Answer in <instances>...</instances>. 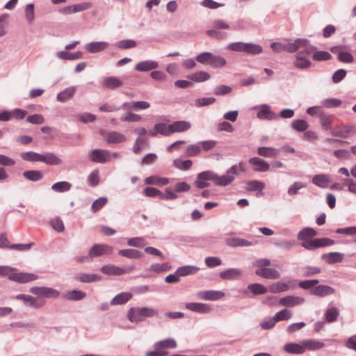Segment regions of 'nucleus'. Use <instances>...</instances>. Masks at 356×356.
<instances>
[{
    "label": "nucleus",
    "mask_w": 356,
    "mask_h": 356,
    "mask_svg": "<svg viewBox=\"0 0 356 356\" xmlns=\"http://www.w3.org/2000/svg\"><path fill=\"white\" fill-rule=\"evenodd\" d=\"M234 180V177L228 175L218 176L216 172L207 170L200 172L197 175L194 185L199 189H203L210 186V181H212L216 186H225L231 184Z\"/></svg>",
    "instance_id": "nucleus-1"
},
{
    "label": "nucleus",
    "mask_w": 356,
    "mask_h": 356,
    "mask_svg": "<svg viewBox=\"0 0 356 356\" xmlns=\"http://www.w3.org/2000/svg\"><path fill=\"white\" fill-rule=\"evenodd\" d=\"M317 234L311 227L302 229L298 234V240L302 241L301 246L306 250H312L316 248L330 246L334 244V241L328 238H321L309 240Z\"/></svg>",
    "instance_id": "nucleus-2"
},
{
    "label": "nucleus",
    "mask_w": 356,
    "mask_h": 356,
    "mask_svg": "<svg viewBox=\"0 0 356 356\" xmlns=\"http://www.w3.org/2000/svg\"><path fill=\"white\" fill-rule=\"evenodd\" d=\"M24 161L31 162H42L47 165H56L62 163V160L52 152H46L43 154L35 152H26L21 154Z\"/></svg>",
    "instance_id": "nucleus-3"
},
{
    "label": "nucleus",
    "mask_w": 356,
    "mask_h": 356,
    "mask_svg": "<svg viewBox=\"0 0 356 356\" xmlns=\"http://www.w3.org/2000/svg\"><path fill=\"white\" fill-rule=\"evenodd\" d=\"M158 311L152 307H131L127 313V318L131 323H138L145 317L158 316Z\"/></svg>",
    "instance_id": "nucleus-4"
},
{
    "label": "nucleus",
    "mask_w": 356,
    "mask_h": 356,
    "mask_svg": "<svg viewBox=\"0 0 356 356\" xmlns=\"http://www.w3.org/2000/svg\"><path fill=\"white\" fill-rule=\"evenodd\" d=\"M229 51L245 52L250 55H258L263 52V47L257 44L252 42H236L227 45Z\"/></svg>",
    "instance_id": "nucleus-5"
},
{
    "label": "nucleus",
    "mask_w": 356,
    "mask_h": 356,
    "mask_svg": "<svg viewBox=\"0 0 356 356\" xmlns=\"http://www.w3.org/2000/svg\"><path fill=\"white\" fill-rule=\"evenodd\" d=\"M89 156L92 162L104 163L113 159L121 158V154L111 152L106 149H96L90 152Z\"/></svg>",
    "instance_id": "nucleus-6"
},
{
    "label": "nucleus",
    "mask_w": 356,
    "mask_h": 356,
    "mask_svg": "<svg viewBox=\"0 0 356 356\" xmlns=\"http://www.w3.org/2000/svg\"><path fill=\"white\" fill-rule=\"evenodd\" d=\"M213 29L207 31V34L210 37L214 38L218 40H225L227 38V33L225 32L220 31L219 30H229L231 26L227 22L218 19L213 22Z\"/></svg>",
    "instance_id": "nucleus-7"
},
{
    "label": "nucleus",
    "mask_w": 356,
    "mask_h": 356,
    "mask_svg": "<svg viewBox=\"0 0 356 356\" xmlns=\"http://www.w3.org/2000/svg\"><path fill=\"white\" fill-rule=\"evenodd\" d=\"M356 134V127L352 124H342L335 127L331 130V134L334 137L348 138Z\"/></svg>",
    "instance_id": "nucleus-8"
},
{
    "label": "nucleus",
    "mask_w": 356,
    "mask_h": 356,
    "mask_svg": "<svg viewBox=\"0 0 356 356\" xmlns=\"http://www.w3.org/2000/svg\"><path fill=\"white\" fill-rule=\"evenodd\" d=\"M29 291L39 297L46 298H56L60 295L58 291L53 288L46 286H33L30 289Z\"/></svg>",
    "instance_id": "nucleus-9"
},
{
    "label": "nucleus",
    "mask_w": 356,
    "mask_h": 356,
    "mask_svg": "<svg viewBox=\"0 0 356 356\" xmlns=\"http://www.w3.org/2000/svg\"><path fill=\"white\" fill-rule=\"evenodd\" d=\"M134 269V266H130L127 268H121L114 265H105L103 266L100 271L108 275H121L127 274L132 272Z\"/></svg>",
    "instance_id": "nucleus-10"
},
{
    "label": "nucleus",
    "mask_w": 356,
    "mask_h": 356,
    "mask_svg": "<svg viewBox=\"0 0 356 356\" xmlns=\"http://www.w3.org/2000/svg\"><path fill=\"white\" fill-rule=\"evenodd\" d=\"M113 251V248L107 244H95L90 249L89 252L93 259L94 257L105 254H111Z\"/></svg>",
    "instance_id": "nucleus-11"
},
{
    "label": "nucleus",
    "mask_w": 356,
    "mask_h": 356,
    "mask_svg": "<svg viewBox=\"0 0 356 356\" xmlns=\"http://www.w3.org/2000/svg\"><path fill=\"white\" fill-rule=\"evenodd\" d=\"M8 279L19 283H27L38 279V276L33 273H15L8 275Z\"/></svg>",
    "instance_id": "nucleus-12"
},
{
    "label": "nucleus",
    "mask_w": 356,
    "mask_h": 356,
    "mask_svg": "<svg viewBox=\"0 0 356 356\" xmlns=\"http://www.w3.org/2000/svg\"><path fill=\"white\" fill-rule=\"evenodd\" d=\"M224 296L225 293L223 292L215 290L202 291L197 293L199 299L212 301L219 300Z\"/></svg>",
    "instance_id": "nucleus-13"
},
{
    "label": "nucleus",
    "mask_w": 356,
    "mask_h": 356,
    "mask_svg": "<svg viewBox=\"0 0 356 356\" xmlns=\"http://www.w3.org/2000/svg\"><path fill=\"white\" fill-rule=\"evenodd\" d=\"M305 302V298L300 296H288L280 298L278 303L285 307H296L302 305Z\"/></svg>",
    "instance_id": "nucleus-14"
},
{
    "label": "nucleus",
    "mask_w": 356,
    "mask_h": 356,
    "mask_svg": "<svg viewBox=\"0 0 356 356\" xmlns=\"http://www.w3.org/2000/svg\"><path fill=\"white\" fill-rule=\"evenodd\" d=\"M185 307L190 311L201 314H208L211 311L209 305L201 302H188L185 305Z\"/></svg>",
    "instance_id": "nucleus-15"
},
{
    "label": "nucleus",
    "mask_w": 356,
    "mask_h": 356,
    "mask_svg": "<svg viewBox=\"0 0 356 356\" xmlns=\"http://www.w3.org/2000/svg\"><path fill=\"white\" fill-rule=\"evenodd\" d=\"M257 117L261 120H275L278 118L277 114L272 111L270 106L268 104H262L259 107Z\"/></svg>",
    "instance_id": "nucleus-16"
},
{
    "label": "nucleus",
    "mask_w": 356,
    "mask_h": 356,
    "mask_svg": "<svg viewBox=\"0 0 356 356\" xmlns=\"http://www.w3.org/2000/svg\"><path fill=\"white\" fill-rule=\"evenodd\" d=\"M159 65L157 61L152 60H146L138 63L135 65V70L138 72H148L159 67Z\"/></svg>",
    "instance_id": "nucleus-17"
},
{
    "label": "nucleus",
    "mask_w": 356,
    "mask_h": 356,
    "mask_svg": "<svg viewBox=\"0 0 356 356\" xmlns=\"http://www.w3.org/2000/svg\"><path fill=\"white\" fill-rule=\"evenodd\" d=\"M16 300H22L24 303L33 308H40L43 306V303L40 302L35 298L25 294H18L14 298Z\"/></svg>",
    "instance_id": "nucleus-18"
},
{
    "label": "nucleus",
    "mask_w": 356,
    "mask_h": 356,
    "mask_svg": "<svg viewBox=\"0 0 356 356\" xmlns=\"http://www.w3.org/2000/svg\"><path fill=\"white\" fill-rule=\"evenodd\" d=\"M76 92V88L75 86H71L65 88L64 90L58 93L56 99L59 102H66L72 99Z\"/></svg>",
    "instance_id": "nucleus-19"
},
{
    "label": "nucleus",
    "mask_w": 356,
    "mask_h": 356,
    "mask_svg": "<svg viewBox=\"0 0 356 356\" xmlns=\"http://www.w3.org/2000/svg\"><path fill=\"white\" fill-rule=\"evenodd\" d=\"M257 275L261 276L266 279H278L280 276L279 272L274 268H261L255 271Z\"/></svg>",
    "instance_id": "nucleus-20"
},
{
    "label": "nucleus",
    "mask_w": 356,
    "mask_h": 356,
    "mask_svg": "<svg viewBox=\"0 0 356 356\" xmlns=\"http://www.w3.org/2000/svg\"><path fill=\"white\" fill-rule=\"evenodd\" d=\"M300 43L299 50L297 51V54L307 57L316 49V48L312 45L306 39L301 38Z\"/></svg>",
    "instance_id": "nucleus-21"
},
{
    "label": "nucleus",
    "mask_w": 356,
    "mask_h": 356,
    "mask_svg": "<svg viewBox=\"0 0 356 356\" xmlns=\"http://www.w3.org/2000/svg\"><path fill=\"white\" fill-rule=\"evenodd\" d=\"M311 294L319 297H325L334 293V289L327 285H318L311 290Z\"/></svg>",
    "instance_id": "nucleus-22"
},
{
    "label": "nucleus",
    "mask_w": 356,
    "mask_h": 356,
    "mask_svg": "<svg viewBox=\"0 0 356 356\" xmlns=\"http://www.w3.org/2000/svg\"><path fill=\"white\" fill-rule=\"evenodd\" d=\"M249 163L255 166V172H267L270 169V165L264 160L259 157H252L249 159Z\"/></svg>",
    "instance_id": "nucleus-23"
},
{
    "label": "nucleus",
    "mask_w": 356,
    "mask_h": 356,
    "mask_svg": "<svg viewBox=\"0 0 356 356\" xmlns=\"http://www.w3.org/2000/svg\"><path fill=\"white\" fill-rule=\"evenodd\" d=\"M126 136L118 131L108 132L105 140L108 144H118L125 142Z\"/></svg>",
    "instance_id": "nucleus-24"
},
{
    "label": "nucleus",
    "mask_w": 356,
    "mask_h": 356,
    "mask_svg": "<svg viewBox=\"0 0 356 356\" xmlns=\"http://www.w3.org/2000/svg\"><path fill=\"white\" fill-rule=\"evenodd\" d=\"M108 47L106 42H92L85 46L86 50L89 53H97L104 51Z\"/></svg>",
    "instance_id": "nucleus-25"
},
{
    "label": "nucleus",
    "mask_w": 356,
    "mask_h": 356,
    "mask_svg": "<svg viewBox=\"0 0 356 356\" xmlns=\"http://www.w3.org/2000/svg\"><path fill=\"white\" fill-rule=\"evenodd\" d=\"M242 271L238 268H229L220 273V277L225 280H234L240 277Z\"/></svg>",
    "instance_id": "nucleus-26"
},
{
    "label": "nucleus",
    "mask_w": 356,
    "mask_h": 356,
    "mask_svg": "<svg viewBox=\"0 0 356 356\" xmlns=\"http://www.w3.org/2000/svg\"><path fill=\"white\" fill-rule=\"evenodd\" d=\"M330 176L326 174L316 175L312 178V183L320 188H326L330 183Z\"/></svg>",
    "instance_id": "nucleus-27"
},
{
    "label": "nucleus",
    "mask_w": 356,
    "mask_h": 356,
    "mask_svg": "<svg viewBox=\"0 0 356 356\" xmlns=\"http://www.w3.org/2000/svg\"><path fill=\"white\" fill-rule=\"evenodd\" d=\"M312 65V62L307 57L296 54L293 61V66L299 70H306Z\"/></svg>",
    "instance_id": "nucleus-28"
},
{
    "label": "nucleus",
    "mask_w": 356,
    "mask_h": 356,
    "mask_svg": "<svg viewBox=\"0 0 356 356\" xmlns=\"http://www.w3.org/2000/svg\"><path fill=\"white\" fill-rule=\"evenodd\" d=\"M191 124L188 121H176L170 124V129L172 133L182 132L190 129Z\"/></svg>",
    "instance_id": "nucleus-29"
},
{
    "label": "nucleus",
    "mask_w": 356,
    "mask_h": 356,
    "mask_svg": "<svg viewBox=\"0 0 356 356\" xmlns=\"http://www.w3.org/2000/svg\"><path fill=\"white\" fill-rule=\"evenodd\" d=\"M343 254L341 252H330L323 254L321 257L322 259L326 261V262L329 264H334L336 263H339L343 261Z\"/></svg>",
    "instance_id": "nucleus-30"
},
{
    "label": "nucleus",
    "mask_w": 356,
    "mask_h": 356,
    "mask_svg": "<svg viewBox=\"0 0 356 356\" xmlns=\"http://www.w3.org/2000/svg\"><path fill=\"white\" fill-rule=\"evenodd\" d=\"M123 85V82L115 76H109L106 78L102 83L103 87L113 90L121 87Z\"/></svg>",
    "instance_id": "nucleus-31"
},
{
    "label": "nucleus",
    "mask_w": 356,
    "mask_h": 356,
    "mask_svg": "<svg viewBox=\"0 0 356 356\" xmlns=\"http://www.w3.org/2000/svg\"><path fill=\"white\" fill-rule=\"evenodd\" d=\"M86 297V293L80 290H71L65 293L63 298L68 300H80Z\"/></svg>",
    "instance_id": "nucleus-32"
},
{
    "label": "nucleus",
    "mask_w": 356,
    "mask_h": 356,
    "mask_svg": "<svg viewBox=\"0 0 356 356\" xmlns=\"http://www.w3.org/2000/svg\"><path fill=\"white\" fill-rule=\"evenodd\" d=\"M132 298V294L129 292H122L116 295L111 300V305H123L127 302Z\"/></svg>",
    "instance_id": "nucleus-33"
},
{
    "label": "nucleus",
    "mask_w": 356,
    "mask_h": 356,
    "mask_svg": "<svg viewBox=\"0 0 356 356\" xmlns=\"http://www.w3.org/2000/svg\"><path fill=\"white\" fill-rule=\"evenodd\" d=\"M177 341L174 339H165L164 340L157 341L154 344V347L155 349H173L177 348Z\"/></svg>",
    "instance_id": "nucleus-34"
},
{
    "label": "nucleus",
    "mask_w": 356,
    "mask_h": 356,
    "mask_svg": "<svg viewBox=\"0 0 356 356\" xmlns=\"http://www.w3.org/2000/svg\"><path fill=\"white\" fill-rule=\"evenodd\" d=\"M285 352L290 354H302L305 352V347L303 344H298L296 343H289L284 346Z\"/></svg>",
    "instance_id": "nucleus-35"
},
{
    "label": "nucleus",
    "mask_w": 356,
    "mask_h": 356,
    "mask_svg": "<svg viewBox=\"0 0 356 356\" xmlns=\"http://www.w3.org/2000/svg\"><path fill=\"white\" fill-rule=\"evenodd\" d=\"M303 347L305 350H316L321 349L325 346L324 343L315 340V339H307L302 341Z\"/></svg>",
    "instance_id": "nucleus-36"
},
{
    "label": "nucleus",
    "mask_w": 356,
    "mask_h": 356,
    "mask_svg": "<svg viewBox=\"0 0 356 356\" xmlns=\"http://www.w3.org/2000/svg\"><path fill=\"white\" fill-rule=\"evenodd\" d=\"M23 177L31 181H38L43 179V173L39 170H26L23 172Z\"/></svg>",
    "instance_id": "nucleus-37"
},
{
    "label": "nucleus",
    "mask_w": 356,
    "mask_h": 356,
    "mask_svg": "<svg viewBox=\"0 0 356 356\" xmlns=\"http://www.w3.org/2000/svg\"><path fill=\"white\" fill-rule=\"evenodd\" d=\"M210 77V74L204 71H198L188 76V79L197 83L207 81Z\"/></svg>",
    "instance_id": "nucleus-38"
},
{
    "label": "nucleus",
    "mask_w": 356,
    "mask_h": 356,
    "mask_svg": "<svg viewBox=\"0 0 356 356\" xmlns=\"http://www.w3.org/2000/svg\"><path fill=\"white\" fill-rule=\"evenodd\" d=\"M257 153L261 156L272 158L278 155L279 150L270 147H260Z\"/></svg>",
    "instance_id": "nucleus-39"
},
{
    "label": "nucleus",
    "mask_w": 356,
    "mask_h": 356,
    "mask_svg": "<svg viewBox=\"0 0 356 356\" xmlns=\"http://www.w3.org/2000/svg\"><path fill=\"white\" fill-rule=\"evenodd\" d=\"M200 268L195 266H183L177 269V273L179 277L187 276L195 274Z\"/></svg>",
    "instance_id": "nucleus-40"
},
{
    "label": "nucleus",
    "mask_w": 356,
    "mask_h": 356,
    "mask_svg": "<svg viewBox=\"0 0 356 356\" xmlns=\"http://www.w3.org/2000/svg\"><path fill=\"white\" fill-rule=\"evenodd\" d=\"M227 244L230 247L251 246L252 243L243 238H231L227 240Z\"/></svg>",
    "instance_id": "nucleus-41"
},
{
    "label": "nucleus",
    "mask_w": 356,
    "mask_h": 356,
    "mask_svg": "<svg viewBox=\"0 0 356 356\" xmlns=\"http://www.w3.org/2000/svg\"><path fill=\"white\" fill-rule=\"evenodd\" d=\"M118 254L129 259H138L143 256V253L135 249L120 250Z\"/></svg>",
    "instance_id": "nucleus-42"
},
{
    "label": "nucleus",
    "mask_w": 356,
    "mask_h": 356,
    "mask_svg": "<svg viewBox=\"0 0 356 356\" xmlns=\"http://www.w3.org/2000/svg\"><path fill=\"white\" fill-rule=\"evenodd\" d=\"M58 58L63 60H76L81 58L82 54L79 51L76 53H70L67 51H60L56 53Z\"/></svg>",
    "instance_id": "nucleus-43"
},
{
    "label": "nucleus",
    "mask_w": 356,
    "mask_h": 356,
    "mask_svg": "<svg viewBox=\"0 0 356 356\" xmlns=\"http://www.w3.org/2000/svg\"><path fill=\"white\" fill-rule=\"evenodd\" d=\"M146 184H156L159 186H165L169 183V179L165 177H158L155 176H150L145 179Z\"/></svg>",
    "instance_id": "nucleus-44"
},
{
    "label": "nucleus",
    "mask_w": 356,
    "mask_h": 356,
    "mask_svg": "<svg viewBox=\"0 0 356 356\" xmlns=\"http://www.w3.org/2000/svg\"><path fill=\"white\" fill-rule=\"evenodd\" d=\"M319 119L322 129L324 130H328L330 129V126L332 123V115H327L324 112L319 113Z\"/></svg>",
    "instance_id": "nucleus-45"
},
{
    "label": "nucleus",
    "mask_w": 356,
    "mask_h": 356,
    "mask_svg": "<svg viewBox=\"0 0 356 356\" xmlns=\"http://www.w3.org/2000/svg\"><path fill=\"white\" fill-rule=\"evenodd\" d=\"M227 64V60L220 56L214 55L212 54L209 65L211 67L217 68L225 66Z\"/></svg>",
    "instance_id": "nucleus-46"
},
{
    "label": "nucleus",
    "mask_w": 356,
    "mask_h": 356,
    "mask_svg": "<svg viewBox=\"0 0 356 356\" xmlns=\"http://www.w3.org/2000/svg\"><path fill=\"white\" fill-rule=\"evenodd\" d=\"M102 277L97 274H86L82 273L79 275V280L83 283H89L100 281Z\"/></svg>",
    "instance_id": "nucleus-47"
},
{
    "label": "nucleus",
    "mask_w": 356,
    "mask_h": 356,
    "mask_svg": "<svg viewBox=\"0 0 356 356\" xmlns=\"http://www.w3.org/2000/svg\"><path fill=\"white\" fill-rule=\"evenodd\" d=\"M248 289L254 296L264 294L268 291L267 288L261 284H250Z\"/></svg>",
    "instance_id": "nucleus-48"
},
{
    "label": "nucleus",
    "mask_w": 356,
    "mask_h": 356,
    "mask_svg": "<svg viewBox=\"0 0 356 356\" xmlns=\"http://www.w3.org/2000/svg\"><path fill=\"white\" fill-rule=\"evenodd\" d=\"M266 187V184L258 180L250 181L247 183L246 189L249 191H262Z\"/></svg>",
    "instance_id": "nucleus-49"
},
{
    "label": "nucleus",
    "mask_w": 356,
    "mask_h": 356,
    "mask_svg": "<svg viewBox=\"0 0 356 356\" xmlns=\"http://www.w3.org/2000/svg\"><path fill=\"white\" fill-rule=\"evenodd\" d=\"M71 186V184L67 181H60L54 184L51 186V189L56 192L63 193L70 191Z\"/></svg>",
    "instance_id": "nucleus-50"
},
{
    "label": "nucleus",
    "mask_w": 356,
    "mask_h": 356,
    "mask_svg": "<svg viewBox=\"0 0 356 356\" xmlns=\"http://www.w3.org/2000/svg\"><path fill=\"white\" fill-rule=\"evenodd\" d=\"M173 163L175 168L181 170H189L193 165V162L191 160L181 161L179 159H175Z\"/></svg>",
    "instance_id": "nucleus-51"
},
{
    "label": "nucleus",
    "mask_w": 356,
    "mask_h": 356,
    "mask_svg": "<svg viewBox=\"0 0 356 356\" xmlns=\"http://www.w3.org/2000/svg\"><path fill=\"white\" fill-rule=\"evenodd\" d=\"M277 323L274 316L266 317L260 322V326L263 330H267L273 328Z\"/></svg>",
    "instance_id": "nucleus-52"
},
{
    "label": "nucleus",
    "mask_w": 356,
    "mask_h": 356,
    "mask_svg": "<svg viewBox=\"0 0 356 356\" xmlns=\"http://www.w3.org/2000/svg\"><path fill=\"white\" fill-rule=\"evenodd\" d=\"M136 42L131 39L120 40L115 44V46L118 48L122 49L134 48L136 47Z\"/></svg>",
    "instance_id": "nucleus-53"
},
{
    "label": "nucleus",
    "mask_w": 356,
    "mask_h": 356,
    "mask_svg": "<svg viewBox=\"0 0 356 356\" xmlns=\"http://www.w3.org/2000/svg\"><path fill=\"white\" fill-rule=\"evenodd\" d=\"M339 316L338 309L335 307L328 308L325 312V320L328 323L334 322L337 320Z\"/></svg>",
    "instance_id": "nucleus-54"
},
{
    "label": "nucleus",
    "mask_w": 356,
    "mask_h": 356,
    "mask_svg": "<svg viewBox=\"0 0 356 356\" xmlns=\"http://www.w3.org/2000/svg\"><path fill=\"white\" fill-rule=\"evenodd\" d=\"M291 127L297 131H305L308 128V124L304 120H295L291 122Z\"/></svg>",
    "instance_id": "nucleus-55"
},
{
    "label": "nucleus",
    "mask_w": 356,
    "mask_h": 356,
    "mask_svg": "<svg viewBox=\"0 0 356 356\" xmlns=\"http://www.w3.org/2000/svg\"><path fill=\"white\" fill-rule=\"evenodd\" d=\"M289 289V286L283 282H277L270 286L269 291L272 293H276L280 292L286 291Z\"/></svg>",
    "instance_id": "nucleus-56"
},
{
    "label": "nucleus",
    "mask_w": 356,
    "mask_h": 356,
    "mask_svg": "<svg viewBox=\"0 0 356 356\" xmlns=\"http://www.w3.org/2000/svg\"><path fill=\"white\" fill-rule=\"evenodd\" d=\"M292 314L290 310L287 309H284L278 312L274 316L275 319L277 323L281 321L289 320L291 318Z\"/></svg>",
    "instance_id": "nucleus-57"
},
{
    "label": "nucleus",
    "mask_w": 356,
    "mask_h": 356,
    "mask_svg": "<svg viewBox=\"0 0 356 356\" xmlns=\"http://www.w3.org/2000/svg\"><path fill=\"white\" fill-rule=\"evenodd\" d=\"M301 38H298L293 42L284 43V51L289 53H294L299 50L300 41Z\"/></svg>",
    "instance_id": "nucleus-58"
},
{
    "label": "nucleus",
    "mask_w": 356,
    "mask_h": 356,
    "mask_svg": "<svg viewBox=\"0 0 356 356\" xmlns=\"http://www.w3.org/2000/svg\"><path fill=\"white\" fill-rule=\"evenodd\" d=\"M211 56L212 53L204 51L196 56V60L201 64L209 65Z\"/></svg>",
    "instance_id": "nucleus-59"
},
{
    "label": "nucleus",
    "mask_w": 356,
    "mask_h": 356,
    "mask_svg": "<svg viewBox=\"0 0 356 356\" xmlns=\"http://www.w3.org/2000/svg\"><path fill=\"white\" fill-rule=\"evenodd\" d=\"M303 277H307L321 273V268L317 266H307L302 268Z\"/></svg>",
    "instance_id": "nucleus-60"
},
{
    "label": "nucleus",
    "mask_w": 356,
    "mask_h": 356,
    "mask_svg": "<svg viewBox=\"0 0 356 356\" xmlns=\"http://www.w3.org/2000/svg\"><path fill=\"white\" fill-rule=\"evenodd\" d=\"M120 120L122 122H138L141 120V116L131 112H127L121 115Z\"/></svg>",
    "instance_id": "nucleus-61"
},
{
    "label": "nucleus",
    "mask_w": 356,
    "mask_h": 356,
    "mask_svg": "<svg viewBox=\"0 0 356 356\" xmlns=\"http://www.w3.org/2000/svg\"><path fill=\"white\" fill-rule=\"evenodd\" d=\"M186 152L188 156H195L200 154L201 147L200 143L188 145Z\"/></svg>",
    "instance_id": "nucleus-62"
},
{
    "label": "nucleus",
    "mask_w": 356,
    "mask_h": 356,
    "mask_svg": "<svg viewBox=\"0 0 356 356\" xmlns=\"http://www.w3.org/2000/svg\"><path fill=\"white\" fill-rule=\"evenodd\" d=\"M306 187V184L303 182L296 181L288 189V194L291 196L298 193V191Z\"/></svg>",
    "instance_id": "nucleus-63"
},
{
    "label": "nucleus",
    "mask_w": 356,
    "mask_h": 356,
    "mask_svg": "<svg viewBox=\"0 0 356 356\" xmlns=\"http://www.w3.org/2000/svg\"><path fill=\"white\" fill-rule=\"evenodd\" d=\"M313 59L316 61L327 60L331 58V55L328 51H319L313 54Z\"/></svg>",
    "instance_id": "nucleus-64"
}]
</instances>
